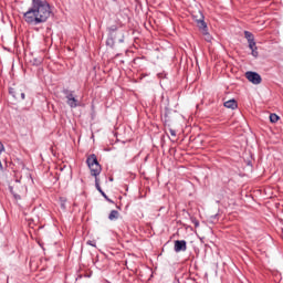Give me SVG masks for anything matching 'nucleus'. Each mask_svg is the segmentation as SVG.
Masks as SVG:
<instances>
[{
  "mask_svg": "<svg viewBox=\"0 0 283 283\" xmlns=\"http://www.w3.org/2000/svg\"><path fill=\"white\" fill-rule=\"evenodd\" d=\"M95 187L97 191L103 192V189L101 188V184H98V178H95Z\"/></svg>",
  "mask_w": 283,
  "mask_h": 283,
  "instance_id": "14",
  "label": "nucleus"
},
{
  "mask_svg": "<svg viewBox=\"0 0 283 283\" xmlns=\"http://www.w3.org/2000/svg\"><path fill=\"white\" fill-rule=\"evenodd\" d=\"M224 107H227L228 109H237L238 102H235V99H229L224 103Z\"/></svg>",
  "mask_w": 283,
  "mask_h": 283,
  "instance_id": "7",
  "label": "nucleus"
},
{
  "mask_svg": "<svg viewBox=\"0 0 283 283\" xmlns=\"http://www.w3.org/2000/svg\"><path fill=\"white\" fill-rule=\"evenodd\" d=\"M66 103L70 107H78V101L76 99V97H74V94L66 92Z\"/></svg>",
  "mask_w": 283,
  "mask_h": 283,
  "instance_id": "5",
  "label": "nucleus"
},
{
  "mask_svg": "<svg viewBox=\"0 0 283 283\" xmlns=\"http://www.w3.org/2000/svg\"><path fill=\"white\" fill-rule=\"evenodd\" d=\"M4 147L3 144L0 142V154H3ZM0 169H3V164L0 161Z\"/></svg>",
  "mask_w": 283,
  "mask_h": 283,
  "instance_id": "15",
  "label": "nucleus"
},
{
  "mask_svg": "<svg viewBox=\"0 0 283 283\" xmlns=\"http://www.w3.org/2000/svg\"><path fill=\"white\" fill-rule=\"evenodd\" d=\"M180 251H187V241L185 240L175 241V252L180 253Z\"/></svg>",
  "mask_w": 283,
  "mask_h": 283,
  "instance_id": "6",
  "label": "nucleus"
},
{
  "mask_svg": "<svg viewBox=\"0 0 283 283\" xmlns=\"http://www.w3.org/2000/svg\"><path fill=\"white\" fill-rule=\"evenodd\" d=\"M21 98H22V101L25 99V93H21Z\"/></svg>",
  "mask_w": 283,
  "mask_h": 283,
  "instance_id": "19",
  "label": "nucleus"
},
{
  "mask_svg": "<svg viewBox=\"0 0 283 283\" xmlns=\"http://www.w3.org/2000/svg\"><path fill=\"white\" fill-rule=\"evenodd\" d=\"M248 43H249L250 50H255L258 48V46H255V40H252V41H250Z\"/></svg>",
  "mask_w": 283,
  "mask_h": 283,
  "instance_id": "13",
  "label": "nucleus"
},
{
  "mask_svg": "<svg viewBox=\"0 0 283 283\" xmlns=\"http://www.w3.org/2000/svg\"><path fill=\"white\" fill-rule=\"evenodd\" d=\"M99 193H102V196L104 197V198H106V200H107V195H105V192L102 190V192H99Z\"/></svg>",
  "mask_w": 283,
  "mask_h": 283,
  "instance_id": "21",
  "label": "nucleus"
},
{
  "mask_svg": "<svg viewBox=\"0 0 283 283\" xmlns=\"http://www.w3.org/2000/svg\"><path fill=\"white\" fill-rule=\"evenodd\" d=\"M169 134L172 138H176V130L174 128H169Z\"/></svg>",
  "mask_w": 283,
  "mask_h": 283,
  "instance_id": "17",
  "label": "nucleus"
},
{
  "mask_svg": "<svg viewBox=\"0 0 283 283\" xmlns=\"http://www.w3.org/2000/svg\"><path fill=\"white\" fill-rule=\"evenodd\" d=\"M87 244H91L92 247H94V244H92V241H87Z\"/></svg>",
  "mask_w": 283,
  "mask_h": 283,
  "instance_id": "22",
  "label": "nucleus"
},
{
  "mask_svg": "<svg viewBox=\"0 0 283 283\" xmlns=\"http://www.w3.org/2000/svg\"><path fill=\"white\" fill-rule=\"evenodd\" d=\"M244 36L245 39L248 40V43L251 42V41H255L253 39V33L249 32V31H244Z\"/></svg>",
  "mask_w": 283,
  "mask_h": 283,
  "instance_id": "10",
  "label": "nucleus"
},
{
  "mask_svg": "<svg viewBox=\"0 0 283 283\" xmlns=\"http://www.w3.org/2000/svg\"><path fill=\"white\" fill-rule=\"evenodd\" d=\"M205 36V41H208V43H211V34H209V31L207 30L206 33L201 32Z\"/></svg>",
  "mask_w": 283,
  "mask_h": 283,
  "instance_id": "12",
  "label": "nucleus"
},
{
  "mask_svg": "<svg viewBox=\"0 0 283 283\" xmlns=\"http://www.w3.org/2000/svg\"><path fill=\"white\" fill-rule=\"evenodd\" d=\"M197 25H198V28H199V30H200V32L202 33V32H207V22H205V20L203 19H199V20H197Z\"/></svg>",
  "mask_w": 283,
  "mask_h": 283,
  "instance_id": "8",
  "label": "nucleus"
},
{
  "mask_svg": "<svg viewBox=\"0 0 283 283\" xmlns=\"http://www.w3.org/2000/svg\"><path fill=\"white\" fill-rule=\"evenodd\" d=\"M10 193H12L14 200H21V196L25 193V187L21 186L20 184H15L14 186L9 187Z\"/></svg>",
  "mask_w": 283,
  "mask_h": 283,
  "instance_id": "3",
  "label": "nucleus"
},
{
  "mask_svg": "<svg viewBox=\"0 0 283 283\" xmlns=\"http://www.w3.org/2000/svg\"><path fill=\"white\" fill-rule=\"evenodd\" d=\"M99 193H102V196L104 197V198H106V200H107V195H105V192L102 190V192H99Z\"/></svg>",
  "mask_w": 283,
  "mask_h": 283,
  "instance_id": "20",
  "label": "nucleus"
},
{
  "mask_svg": "<svg viewBox=\"0 0 283 283\" xmlns=\"http://www.w3.org/2000/svg\"><path fill=\"white\" fill-rule=\"evenodd\" d=\"M86 163L91 171V175L97 178L101 175L102 168H101V164H98V159L96 158V155H90L87 157Z\"/></svg>",
  "mask_w": 283,
  "mask_h": 283,
  "instance_id": "2",
  "label": "nucleus"
},
{
  "mask_svg": "<svg viewBox=\"0 0 283 283\" xmlns=\"http://www.w3.org/2000/svg\"><path fill=\"white\" fill-rule=\"evenodd\" d=\"M52 14V9L50 3L45 0H32L31 8L23 13V19L29 25H39L40 23H45Z\"/></svg>",
  "mask_w": 283,
  "mask_h": 283,
  "instance_id": "1",
  "label": "nucleus"
},
{
  "mask_svg": "<svg viewBox=\"0 0 283 283\" xmlns=\"http://www.w3.org/2000/svg\"><path fill=\"white\" fill-rule=\"evenodd\" d=\"M245 78H248L250 83H253V85H260L262 83V76H260V74L256 72H247Z\"/></svg>",
  "mask_w": 283,
  "mask_h": 283,
  "instance_id": "4",
  "label": "nucleus"
},
{
  "mask_svg": "<svg viewBox=\"0 0 283 283\" xmlns=\"http://www.w3.org/2000/svg\"><path fill=\"white\" fill-rule=\"evenodd\" d=\"M279 120H280V116H277V114L275 113L270 114V122L277 123Z\"/></svg>",
  "mask_w": 283,
  "mask_h": 283,
  "instance_id": "11",
  "label": "nucleus"
},
{
  "mask_svg": "<svg viewBox=\"0 0 283 283\" xmlns=\"http://www.w3.org/2000/svg\"><path fill=\"white\" fill-rule=\"evenodd\" d=\"M10 94H12V96H14V98H17V93H14V90L13 88H10Z\"/></svg>",
  "mask_w": 283,
  "mask_h": 283,
  "instance_id": "18",
  "label": "nucleus"
},
{
  "mask_svg": "<svg viewBox=\"0 0 283 283\" xmlns=\"http://www.w3.org/2000/svg\"><path fill=\"white\" fill-rule=\"evenodd\" d=\"M108 220H118V211L113 210L108 216Z\"/></svg>",
  "mask_w": 283,
  "mask_h": 283,
  "instance_id": "9",
  "label": "nucleus"
},
{
  "mask_svg": "<svg viewBox=\"0 0 283 283\" xmlns=\"http://www.w3.org/2000/svg\"><path fill=\"white\" fill-rule=\"evenodd\" d=\"M252 56H254V59H258V48L256 49H252Z\"/></svg>",
  "mask_w": 283,
  "mask_h": 283,
  "instance_id": "16",
  "label": "nucleus"
}]
</instances>
